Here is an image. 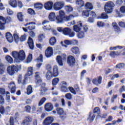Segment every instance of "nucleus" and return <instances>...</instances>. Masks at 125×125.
I'll return each mask as SVG.
<instances>
[{
  "mask_svg": "<svg viewBox=\"0 0 125 125\" xmlns=\"http://www.w3.org/2000/svg\"><path fill=\"white\" fill-rule=\"evenodd\" d=\"M12 55L18 62L23 61L26 59V54H25V52L23 50H20L19 52L13 51L12 53Z\"/></svg>",
  "mask_w": 125,
  "mask_h": 125,
  "instance_id": "nucleus-1",
  "label": "nucleus"
},
{
  "mask_svg": "<svg viewBox=\"0 0 125 125\" xmlns=\"http://www.w3.org/2000/svg\"><path fill=\"white\" fill-rule=\"evenodd\" d=\"M21 65H11L7 67V72L10 76H13L16 73L21 71Z\"/></svg>",
  "mask_w": 125,
  "mask_h": 125,
  "instance_id": "nucleus-2",
  "label": "nucleus"
},
{
  "mask_svg": "<svg viewBox=\"0 0 125 125\" xmlns=\"http://www.w3.org/2000/svg\"><path fill=\"white\" fill-rule=\"evenodd\" d=\"M115 4L112 1L107 2L104 5V10L106 13H112Z\"/></svg>",
  "mask_w": 125,
  "mask_h": 125,
  "instance_id": "nucleus-3",
  "label": "nucleus"
},
{
  "mask_svg": "<svg viewBox=\"0 0 125 125\" xmlns=\"http://www.w3.org/2000/svg\"><path fill=\"white\" fill-rule=\"evenodd\" d=\"M65 5L64 1H58L55 2L53 5V8L56 11L61 10Z\"/></svg>",
  "mask_w": 125,
  "mask_h": 125,
  "instance_id": "nucleus-4",
  "label": "nucleus"
},
{
  "mask_svg": "<svg viewBox=\"0 0 125 125\" xmlns=\"http://www.w3.org/2000/svg\"><path fill=\"white\" fill-rule=\"evenodd\" d=\"M71 28H68V27H65V28H63V27H58L57 28V30L58 32H60V33H62L64 36H68L70 32L71 31Z\"/></svg>",
  "mask_w": 125,
  "mask_h": 125,
  "instance_id": "nucleus-5",
  "label": "nucleus"
},
{
  "mask_svg": "<svg viewBox=\"0 0 125 125\" xmlns=\"http://www.w3.org/2000/svg\"><path fill=\"white\" fill-rule=\"evenodd\" d=\"M67 64L71 67H74L76 64V59L73 56H69L67 59Z\"/></svg>",
  "mask_w": 125,
  "mask_h": 125,
  "instance_id": "nucleus-6",
  "label": "nucleus"
},
{
  "mask_svg": "<svg viewBox=\"0 0 125 125\" xmlns=\"http://www.w3.org/2000/svg\"><path fill=\"white\" fill-rule=\"evenodd\" d=\"M56 60L59 66H63V60H66V55L62 54V56H57Z\"/></svg>",
  "mask_w": 125,
  "mask_h": 125,
  "instance_id": "nucleus-7",
  "label": "nucleus"
},
{
  "mask_svg": "<svg viewBox=\"0 0 125 125\" xmlns=\"http://www.w3.org/2000/svg\"><path fill=\"white\" fill-rule=\"evenodd\" d=\"M33 67L30 66L28 68L27 73L25 74L24 76V79L25 80H28V79H31V77L33 76Z\"/></svg>",
  "mask_w": 125,
  "mask_h": 125,
  "instance_id": "nucleus-8",
  "label": "nucleus"
},
{
  "mask_svg": "<svg viewBox=\"0 0 125 125\" xmlns=\"http://www.w3.org/2000/svg\"><path fill=\"white\" fill-rule=\"evenodd\" d=\"M81 27H83V22L81 21H79L77 22V25L73 26V31L76 32V33H79L80 31H82Z\"/></svg>",
  "mask_w": 125,
  "mask_h": 125,
  "instance_id": "nucleus-9",
  "label": "nucleus"
},
{
  "mask_svg": "<svg viewBox=\"0 0 125 125\" xmlns=\"http://www.w3.org/2000/svg\"><path fill=\"white\" fill-rule=\"evenodd\" d=\"M45 55L47 58L51 57L53 55V49L51 47H48L45 51Z\"/></svg>",
  "mask_w": 125,
  "mask_h": 125,
  "instance_id": "nucleus-10",
  "label": "nucleus"
},
{
  "mask_svg": "<svg viewBox=\"0 0 125 125\" xmlns=\"http://www.w3.org/2000/svg\"><path fill=\"white\" fill-rule=\"evenodd\" d=\"M54 119L53 117L49 116L47 117L43 122V125H50L52 123H53V121Z\"/></svg>",
  "mask_w": 125,
  "mask_h": 125,
  "instance_id": "nucleus-11",
  "label": "nucleus"
},
{
  "mask_svg": "<svg viewBox=\"0 0 125 125\" xmlns=\"http://www.w3.org/2000/svg\"><path fill=\"white\" fill-rule=\"evenodd\" d=\"M52 74V76L55 78L59 76V69L58 68V66L57 65H55L53 67Z\"/></svg>",
  "mask_w": 125,
  "mask_h": 125,
  "instance_id": "nucleus-12",
  "label": "nucleus"
},
{
  "mask_svg": "<svg viewBox=\"0 0 125 125\" xmlns=\"http://www.w3.org/2000/svg\"><path fill=\"white\" fill-rule=\"evenodd\" d=\"M58 115H60V117L62 120H64L66 118V113H64V110L63 108L59 107L57 108Z\"/></svg>",
  "mask_w": 125,
  "mask_h": 125,
  "instance_id": "nucleus-13",
  "label": "nucleus"
},
{
  "mask_svg": "<svg viewBox=\"0 0 125 125\" xmlns=\"http://www.w3.org/2000/svg\"><path fill=\"white\" fill-rule=\"evenodd\" d=\"M77 16H79V14L77 13H75L73 15H70L69 16H64L63 17V21L64 22V21H70L71 19H73L74 17H76Z\"/></svg>",
  "mask_w": 125,
  "mask_h": 125,
  "instance_id": "nucleus-14",
  "label": "nucleus"
},
{
  "mask_svg": "<svg viewBox=\"0 0 125 125\" xmlns=\"http://www.w3.org/2000/svg\"><path fill=\"white\" fill-rule=\"evenodd\" d=\"M44 6L46 10H52L53 7V2L52 1H48L45 3Z\"/></svg>",
  "mask_w": 125,
  "mask_h": 125,
  "instance_id": "nucleus-15",
  "label": "nucleus"
},
{
  "mask_svg": "<svg viewBox=\"0 0 125 125\" xmlns=\"http://www.w3.org/2000/svg\"><path fill=\"white\" fill-rule=\"evenodd\" d=\"M8 87L11 89V93H15L16 91V85H15V83L14 82H11L9 84Z\"/></svg>",
  "mask_w": 125,
  "mask_h": 125,
  "instance_id": "nucleus-16",
  "label": "nucleus"
},
{
  "mask_svg": "<svg viewBox=\"0 0 125 125\" xmlns=\"http://www.w3.org/2000/svg\"><path fill=\"white\" fill-rule=\"evenodd\" d=\"M11 108L9 106H7L5 109L3 106L0 107V112L2 115H3L4 113H9L10 112Z\"/></svg>",
  "mask_w": 125,
  "mask_h": 125,
  "instance_id": "nucleus-17",
  "label": "nucleus"
},
{
  "mask_svg": "<svg viewBox=\"0 0 125 125\" xmlns=\"http://www.w3.org/2000/svg\"><path fill=\"white\" fill-rule=\"evenodd\" d=\"M5 37L7 42L10 43L13 42V36H12V34L10 32H7Z\"/></svg>",
  "mask_w": 125,
  "mask_h": 125,
  "instance_id": "nucleus-18",
  "label": "nucleus"
},
{
  "mask_svg": "<svg viewBox=\"0 0 125 125\" xmlns=\"http://www.w3.org/2000/svg\"><path fill=\"white\" fill-rule=\"evenodd\" d=\"M44 108L47 112H50L53 110V105L51 103H48L45 105Z\"/></svg>",
  "mask_w": 125,
  "mask_h": 125,
  "instance_id": "nucleus-19",
  "label": "nucleus"
},
{
  "mask_svg": "<svg viewBox=\"0 0 125 125\" xmlns=\"http://www.w3.org/2000/svg\"><path fill=\"white\" fill-rule=\"evenodd\" d=\"M35 80L36 83H42V79L40 77V72L35 73Z\"/></svg>",
  "mask_w": 125,
  "mask_h": 125,
  "instance_id": "nucleus-20",
  "label": "nucleus"
},
{
  "mask_svg": "<svg viewBox=\"0 0 125 125\" xmlns=\"http://www.w3.org/2000/svg\"><path fill=\"white\" fill-rule=\"evenodd\" d=\"M102 82V77H99L98 78H95L93 80L92 83L94 84H100Z\"/></svg>",
  "mask_w": 125,
  "mask_h": 125,
  "instance_id": "nucleus-21",
  "label": "nucleus"
},
{
  "mask_svg": "<svg viewBox=\"0 0 125 125\" xmlns=\"http://www.w3.org/2000/svg\"><path fill=\"white\" fill-rule=\"evenodd\" d=\"M46 91H47V88L45 87V84H43V86L41 87V94H42V95H44V96H45V95H47V94Z\"/></svg>",
  "mask_w": 125,
  "mask_h": 125,
  "instance_id": "nucleus-22",
  "label": "nucleus"
},
{
  "mask_svg": "<svg viewBox=\"0 0 125 125\" xmlns=\"http://www.w3.org/2000/svg\"><path fill=\"white\" fill-rule=\"evenodd\" d=\"M85 8L87 10H92L93 9V5L89 2H87L85 4Z\"/></svg>",
  "mask_w": 125,
  "mask_h": 125,
  "instance_id": "nucleus-23",
  "label": "nucleus"
},
{
  "mask_svg": "<svg viewBox=\"0 0 125 125\" xmlns=\"http://www.w3.org/2000/svg\"><path fill=\"white\" fill-rule=\"evenodd\" d=\"M94 119H95V114H94V113L92 114L90 113L87 121H88V122L89 123H92V122L94 121Z\"/></svg>",
  "mask_w": 125,
  "mask_h": 125,
  "instance_id": "nucleus-24",
  "label": "nucleus"
},
{
  "mask_svg": "<svg viewBox=\"0 0 125 125\" xmlns=\"http://www.w3.org/2000/svg\"><path fill=\"white\" fill-rule=\"evenodd\" d=\"M32 122V118L30 116H28L26 118V119L23 121L22 125H29L30 123Z\"/></svg>",
  "mask_w": 125,
  "mask_h": 125,
  "instance_id": "nucleus-25",
  "label": "nucleus"
},
{
  "mask_svg": "<svg viewBox=\"0 0 125 125\" xmlns=\"http://www.w3.org/2000/svg\"><path fill=\"white\" fill-rule=\"evenodd\" d=\"M28 43L30 49H34V42L31 37L28 39Z\"/></svg>",
  "mask_w": 125,
  "mask_h": 125,
  "instance_id": "nucleus-26",
  "label": "nucleus"
},
{
  "mask_svg": "<svg viewBox=\"0 0 125 125\" xmlns=\"http://www.w3.org/2000/svg\"><path fill=\"white\" fill-rule=\"evenodd\" d=\"M48 18L50 21H54L56 19V16L55 15V13L51 12L49 15Z\"/></svg>",
  "mask_w": 125,
  "mask_h": 125,
  "instance_id": "nucleus-27",
  "label": "nucleus"
},
{
  "mask_svg": "<svg viewBox=\"0 0 125 125\" xmlns=\"http://www.w3.org/2000/svg\"><path fill=\"white\" fill-rule=\"evenodd\" d=\"M64 9L66 12V13H71L72 11H73V7L71 5H66L64 7Z\"/></svg>",
  "mask_w": 125,
  "mask_h": 125,
  "instance_id": "nucleus-28",
  "label": "nucleus"
},
{
  "mask_svg": "<svg viewBox=\"0 0 125 125\" xmlns=\"http://www.w3.org/2000/svg\"><path fill=\"white\" fill-rule=\"evenodd\" d=\"M9 4L14 8L17 7V1L16 0H10Z\"/></svg>",
  "mask_w": 125,
  "mask_h": 125,
  "instance_id": "nucleus-29",
  "label": "nucleus"
},
{
  "mask_svg": "<svg viewBox=\"0 0 125 125\" xmlns=\"http://www.w3.org/2000/svg\"><path fill=\"white\" fill-rule=\"evenodd\" d=\"M57 23L60 24L61 23H64V17L58 16L56 17Z\"/></svg>",
  "mask_w": 125,
  "mask_h": 125,
  "instance_id": "nucleus-30",
  "label": "nucleus"
},
{
  "mask_svg": "<svg viewBox=\"0 0 125 125\" xmlns=\"http://www.w3.org/2000/svg\"><path fill=\"white\" fill-rule=\"evenodd\" d=\"M24 15L23 13L21 12L18 13L17 17L18 20H19L21 22H23L24 21V18H23Z\"/></svg>",
  "mask_w": 125,
  "mask_h": 125,
  "instance_id": "nucleus-31",
  "label": "nucleus"
},
{
  "mask_svg": "<svg viewBox=\"0 0 125 125\" xmlns=\"http://www.w3.org/2000/svg\"><path fill=\"white\" fill-rule=\"evenodd\" d=\"M71 50L74 54H80V50L79 49V47L77 46L73 47L71 49Z\"/></svg>",
  "mask_w": 125,
  "mask_h": 125,
  "instance_id": "nucleus-32",
  "label": "nucleus"
},
{
  "mask_svg": "<svg viewBox=\"0 0 125 125\" xmlns=\"http://www.w3.org/2000/svg\"><path fill=\"white\" fill-rule=\"evenodd\" d=\"M5 60L9 64H12L13 63V59L10 56H6Z\"/></svg>",
  "mask_w": 125,
  "mask_h": 125,
  "instance_id": "nucleus-33",
  "label": "nucleus"
},
{
  "mask_svg": "<svg viewBox=\"0 0 125 125\" xmlns=\"http://www.w3.org/2000/svg\"><path fill=\"white\" fill-rule=\"evenodd\" d=\"M46 79L48 80L49 81V80H50L51 79V78H52V77H53V76H52V72L51 71H47L46 75Z\"/></svg>",
  "mask_w": 125,
  "mask_h": 125,
  "instance_id": "nucleus-34",
  "label": "nucleus"
},
{
  "mask_svg": "<svg viewBox=\"0 0 125 125\" xmlns=\"http://www.w3.org/2000/svg\"><path fill=\"white\" fill-rule=\"evenodd\" d=\"M77 37L78 39H83L85 36L84 32L83 31H79L78 32Z\"/></svg>",
  "mask_w": 125,
  "mask_h": 125,
  "instance_id": "nucleus-35",
  "label": "nucleus"
},
{
  "mask_svg": "<svg viewBox=\"0 0 125 125\" xmlns=\"http://www.w3.org/2000/svg\"><path fill=\"white\" fill-rule=\"evenodd\" d=\"M26 93L27 95H30V94H32V93H33V87H32V86L29 85L27 87Z\"/></svg>",
  "mask_w": 125,
  "mask_h": 125,
  "instance_id": "nucleus-36",
  "label": "nucleus"
},
{
  "mask_svg": "<svg viewBox=\"0 0 125 125\" xmlns=\"http://www.w3.org/2000/svg\"><path fill=\"white\" fill-rule=\"evenodd\" d=\"M108 19V15L106 13H103L100 17H98V19Z\"/></svg>",
  "mask_w": 125,
  "mask_h": 125,
  "instance_id": "nucleus-37",
  "label": "nucleus"
},
{
  "mask_svg": "<svg viewBox=\"0 0 125 125\" xmlns=\"http://www.w3.org/2000/svg\"><path fill=\"white\" fill-rule=\"evenodd\" d=\"M49 43L51 45H54L56 43V39L55 37H52L49 40Z\"/></svg>",
  "mask_w": 125,
  "mask_h": 125,
  "instance_id": "nucleus-38",
  "label": "nucleus"
},
{
  "mask_svg": "<svg viewBox=\"0 0 125 125\" xmlns=\"http://www.w3.org/2000/svg\"><path fill=\"white\" fill-rule=\"evenodd\" d=\"M76 4L77 5H79V6H83L84 2L83 0H77L76 1Z\"/></svg>",
  "mask_w": 125,
  "mask_h": 125,
  "instance_id": "nucleus-39",
  "label": "nucleus"
},
{
  "mask_svg": "<svg viewBox=\"0 0 125 125\" xmlns=\"http://www.w3.org/2000/svg\"><path fill=\"white\" fill-rule=\"evenodd\" d=\"M112 26L116 32H120V28H119V26H118V24H117V23L113 22Z\"/></svg>",
  "mask_w": 125,
  "mask_h": 125,
  "instance_id": "nucleus-40",
  "label": "nucleus"
},
{
  "mask_svg": "<svg viewBox=\"0 0 125 125\" xmlns=\"http://www.w3.org/2000/svg\"><path fill=\"white\" fill-rule=\"evenodd\" d=\"M82 16L84 17V18H86L89 16V11L87 10H84L82 13Z\"/></svg>",
  "mask_w": 125,
  "mask_h": 125,
  "instance_id": "nucleus-41",
  "label": "nucleus"
},
{
  "mask_svg": "<svg viewBox=\"0 0 125 125\" xmlns=\"http://www.w3.org/2000/svg\"><path fill=\"white\" fill-rule=\"evenodd\" d=\"M35 8L36 9H42V4L41 3H37L34 4Z\"/></svg>",
  "mask_w": 125,
  "mask_h": 125,
  "instance_id": "nucleus-42",
  "label": "nucleus"
},
{
  "mask_svg": "<svg viewBox=\"0 0 125 125\" xmlns=\"http://www.w3.org/2000/svg\"><path fill=\"white\" fill-rule=\"evenodd\" d=\"M27 13L30 14V15H35L36 14L35 10L32 8H29L27 9Z\"/></svg>",
  "mask_w": 125,
  "mask_h": 125,
  "instance_id": "nucleus-43",
  "label": "nucleus"
},
{
  "mask_svg": "<svg viewBox=\"0 0 125 125\" xmlns=\"http://www.w3.org/2000/svg\"><path fill=\"white\" fill-rule=\"evenodd\" d=\"M60 79L58 78H55L52 80V85H57V83H59Z\"/></svg>",
  "mask_w": 125,
  "mask_h": 125,
  "instance_id": "nucleus-44",
  "label": "nucleus"
},
{
  "mask_svg": "<svg viewBox=\"0 0 125 125\" xmlns=\"http://www.w3.org/2000/svg\"><path fill=\"white\" fill-rule=\"evenodd\" d=\"M32 59H33V55L31 54H29L26 59V63H30V62H32Z\"/></svg>",
  "mask_w": 125,
  "mask_h": 125,
  "instance_id": "nucleus-45",
  "label": "nucleus"
},
{
  "mask_svg": "<svg viewBox=\"0 0 125 125\" xmlns=\"http://www.w3.org/2000/svg\"><path fill=\"white\" fill-rule=\"evenodd\" d=\"M14 38L15 42H18L20 41V38L19 37V36L17 35V34H14Z\"/></svg>",
  "mask_w": 125,
  "mask_h": 125,
  "instance_id": "nucleus-46",
  "label": "nucleus"
},
{
  "mask_svg": "<svg viewBox=\"0 0 125 125\" xmlns=\"http://www.w3.org/2000/svg\"><path fill=\"white\" fill-rule=\"evenodd\" d=\"M65 98L68 100H72L73 97L72 96V94L71 93H67L65 95Z\"/></svg>",
  "mask_w": 125,
  "mask_h": 125,
  "instance_id": "nucleus-47",
  "label": "nucleus"
},
{
  "mask_svg": "<svg viewBox=\"0 0 125 125\" xmlns=\"http://www.w3.org/2000/svg\"><path fill=\"white\" fill-rule=\"evenodd\" d=\"M61 91H62V92H68V88H67L66 86L62 85Z\"/></svg>",
  "mask_w": 125,
  "mask_h": 125,
  "instance_id": "nucleus-48",
  "label": "nucleus"
},
{
  "mask_svg": "<svg viewBox=\"0 0 125 125\" xmlns=\"http://www.w3.org/2000/svg\"><path fill=\"white\" fill-rule=\"evenodd\" d=\"M75 35L76 33H75L74 31H72L71 29L70 30V31H69V33H68V35L67 36H68L69 38H74V37H75Z\"/></svg>",
  "mask_w": 125,
  "mask_h": 125,
  "instance_id": "nucleus-49",
  "label": "nucleus"
},
{
  "mask_svg": "<svg viewBox=\"0 0 125 125\" xmlns=\"http://www.w3.org/2000/svg\"><path fill=\"white\" fill-rule=\"evenodd\" d=\"M45 101H46V98H42L41 101H40L39 103V106H42V105L43 104V103H44V102H45Z\"/></svg>",
  "mask_w": 125,
  "mask_h": 125,
  "instance_id": "nucleus-50",
  "label": "nucleus"
},
{
  "mask_svg": "<svg viewBox=\"0 0 125 125\" xmlns=\"http://www.w3.org/2000/svg\"><path fill=\"white\" fill-rule=\"evenodd\" d=\"M6 20L3 17L0 16V24H5Z\"/></svg>",
  "mask_w": 125,
  "mask_h": 125,
  "instance_id": "nucleus-51",
  "label": "nucleus"
},
{
  "mask_svg": "<svg viewBox=\"0 0 125 125\" xmlns=\"http://www.w3.org/2000/svg\"><path fill=\"white\" fill-rule=\"evenodd\" d=\"M116 67L117 69H123V68L125 67L124 63H120L116 65Z\"/></svg>",
  "mask_w": 125,
  "mask_h": 125,
  "instance_id": "nucleus-52",
  "label": "nucleus"
},
{
  "mask_svg": "<svg viewBox=\"0 0 125 125\" xmlns=\"http://www.w3.org/2000/svg\"><path fill=\"white\" fill-rule=\"evenodd\" d=\"M39 41L40 42H42L44 39V35L43 34H40L38 37Z\"/></svg>",
  "mask_w": 125,
  "mask_h": 125,
  "instance_id": "nucleus-53",
  "label": "nucleus"
},
{
  "mask_svg": "<svg viewBox=\"0 0 125 125\" xmlns=\"http://www.w3.org/2000/svg\"><path fill=\"white\" fill-rule=\"evenodd\" d=\"M42 58H43V56H42V54H40V56L36 59V60L38 62H43Z\"/></svg>",
  "mask_w": 125,
  "mask_h": 125,
  "instance_id": "nucleus-54",
  "label": "nucleus"
},
{
  "mask_svg": "<svg viewBox=\"0 0 125 125\" xmlns=\"http://www.w3.org/2000/svg\"><path fill=\"white\" fill-rule=\"evenodd\" d=\"M93 113L94 114L97 113V114H100V109L98 107H96L94 108Z\"/></svg>",
  "mask_w": 125,
  "mask_h": 125,
  "instance_id": "nucleus-55",
  "label": "nucleus"
},
{
  "mask_svg": "<svg viewBox=\"0 0 125 125\" xmlns=\"http://www.w3.org/2000/svg\"><path fill=\"white\" fill-rule=\"evenodd\" d=\"M68 89H69L70 92H71V93H73V94H74V95H76V94H77L76 91H75V89H74V88H73L72 87H69Z\"/></svg>",
  "mask_w": 125,
  "mask_h": 125,
  "instance_id": "nucleus-56",
  "label": "nucleus"
},
{
  "mask_svg": "<svg viewBox=\"0 0 125 125\" xmlns=\"http://www.w3.org/2000/svg\"><path fill=\"white\" fill-rule=\"evenodd\" d=\"M97 26L98 27H104L105 26V24L103 21H98Z\"/></svg>",
  "mask_w": 125,
  "mask_h": 125,
  "instance_id": "nucleus-57",
  "label": "nucleus"
},
{
  "mask_svg": "<svg viewBox=\"0 0 125 125\" xmlns=\"http://www.w3.org/2000/svg\"><path fill=\"white\" fill-rule=\"evenodd\" d=\"M26 39H27V36L25 35L21 36L20 38L21 42H25L26 41Z\"/></svg>",
  "mask_w": 125,
  "mask_h": 125,
  "instance_id": "nucleus-58",
  "label": "nucleus"
},
{
  "mask_svg": "<svg viewBox=\"0 0 125 125\" xmlns=\"http://www.w3.org/2000/svg\"><path fill=\"white\" fill-rule=\"evenodd\" d=\"M61 16L62 17H65V12H64L63 10H60L59 11V16Z\"/></svg>",
  "mask_w": 125,
  "mask_h": 125,
  "instance_id": "nucleus-59",
  "label": "nucleus"
},
{
  "mask_svg": "<svg viewBox=\"0 0 125 125\" xmlns=\"http://www.w3.org/2000/svg\"><path fill=\"white\" fill-rule=\"evenodd\" d=\"M0 94L4 95L5 94V89L3 88H0Z\"/></svg>",
  "mask_w": 125,
  "mask_h": 125,
  "instance_id": "nucleus-60",
  "label": "nucleus"
},
{
  "mask_svg": "<svg viewBox=\"0 0 125 125\" xmlns=\"http://www.w3.org/2000/svg\"><path fill=\"white\" fill-rule=\"evenodd\" d=\"M46 69L48 71H50L51 70V69H52V66L51 65L48 64L46 66Z\"/></svg>",
  "mask_w": 125,
  "mask_h": 125,
  "instance_id": "nucleus-61",
  "label": "nucleus"
},
{
  "mask_svg": "<svg viewBox=\"0 0 125 125\" xmlns=\"http://www.w3.org/2000/svg\"><path fill=\"white\" fill-rule=\"evenodd\" d=\"M90 16L93 17V18H95L96 17V14H95V12H94L93 11H92L90 13H89Z\"/></svg>",
  "mask_w": 125,
  "mask_h": 125,
  "instance_id": "nucleus-62",
  "label": "nucleus"
},
{
  "mask_svg": "<svg viewBox=\"0 0 125 125\" xmlns=\"http://www.w3.org/2000/svg\"><path fill=\"white\" fill-rule=\"evenodd\" d=\"M119 25L120 27H121V28H125V23L123 21L119 22Z\"/></svg>",
  "mask_w": 125,
  "mask_h": 125,
  "instance_id": "nucleus-63",
  "label": "nucleus"
},
{
  "mask_svg": "<svg viewBox=\"0 0 125 125\" xmlns=\"http://www.w3.org/2000/svg\"><path fill=\"white\" fill-rule=\"evenodd\" d=\"M120 11L122 13H125V6H123L120 8Z\"/></svg>",
  "mask_w": 125,
  "mask_h": 125,
  "instance_id": "nucleus-64",
  "label": "nucleus"
}]
</instances>
